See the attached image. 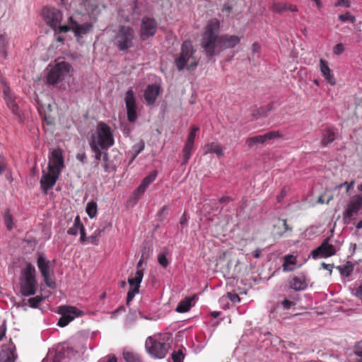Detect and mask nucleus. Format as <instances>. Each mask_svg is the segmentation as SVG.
<instances>
[{
  "label": "nucleus",
  "instance_id": "a18cd8bd",
  "mask_svg": "<svg viewBox=\"0 0 362 362\" xmlns=\"http://www.w3.org/2000/svg\"><path fill=\"white\" fill-rule=\"evenodd\" d=\"M185 358V354L182 350H178L177 351H174L172 354V359L173 362H182Z\"/></svg>",
  "mask_w": 362,
  "mask_h": 362
},
{
  "label": "nucleus",
  "instance_id": "1a4fd4ad",
  "mask_svg": "<svg viewBox=\"0 0 362 362\" xmlns=\"http://www.w3.org/2000/svg\"><path fill=\"white\" fill-rule=\"evenodd\" d=\"M59 313L62 315L59 317L57 325L64 327L73 321L76 317L83 315V312L74 306L63 305L59 308Z\"/></svg>",
  "mask_w": 362,
  "mask_h": 362
},
{
  "label": "nucleus",
  "instance_id": "13d9d810",
  "mask_svg": "<svg viewBox=\"0 0 362 362\" xmlns=\"http://www.w3.org/2000/svg\"><path fill=\"white\" fill-rule=\"evenodd\" d=\"M281 305L284 309L288 310L292 305H295V303L293 301L285 299L282 301Z\"/></svg>",
  "mask_w": 362,
  "mask_h": 362
},
{
  "label": "nucleus",
  "instance_id": "a211bd4d",
  "mask_svg": "<svg viewBox=\"0 0 362 362\" xmlns=\"http://www.w3.org/2000/svg\"><path fill=\"white\" fill-rule=\"evenodd\" d=\"M48 168H52L54 171H59L61 173L62 169L64 168V161L62 156V152L59 148L54 149L51 153V156L49 158Z\"/></svg>",
  "mask_w": 362,
  "mask_h": 362
},
{
  "label": "nucleus",
  "instance_id": "ea45409f",
  "mask_svg": "<svg viewBox=\"0 0 362 362\" xmlns=\"http://www.w3.org/2000/svg\"><path fill=\"white\" fill-rule=\"evenodd\" d=\"M42 295H38L28 300V305L32 308H37L39 305L45 300Z\"/></svg>",
  "mask_w": 362,
  "mask_h": 362
},
{
  "label": "nucleus",
  "instance_id": "4be33fe9",
  "mask_svg": "<svg viewBox=\"0 0 362 362\" xmlns=\"http://www.w3.org/2000/svg\"><path fill=\"white\" fill-rule=\"evenodd\" d=\"M292 227L287 224L286 219L277 218L273 225L272 234L274 238H281L287 232H291Z\"/></svg>",
  "mask_w": 362,
  "mask_h": 362
},
{
  "label": "nucleus",
  "instance_id": "b1692460",
  "mask_svg": "<svg viewBox=\"0 0 362 362\" xmlns=\"http://www.w3.org/2000/svg\"><path fill=\"white\" fill-rule=\"evenodd\" d=\"M306 277L303 274L293 276L290 280V287L295 291H303L307 288Z\"/></svg>",
  "mask_w": 362,
  "mask_h": 362
},
{
  "label": "nucleus",
  "instance_id": "c9c22d12",
  "mask_svg": "<svg viewBox=\"0 0 362 362\" xmlns=\"http://www.w3.org/2000/svg\"><path fill=\"white\" fill-rule=\"evenodd\" d=\"M5 175L6 178L8 180H11V174L8 169L6 159L4 156L0 155V175Z\"/></svg>",
  "mask_w": 362,
  "mask_h": 362
},
{
  "label": "nucleus",
  "instance_id": "c03bdc74",
  "mask_svg": "<svg viewBox=\"0 0 362 362\" xmlns=\"http://www.w3.org/2000/svg\"><path fill=\"white\" fill-rule=\"evenodd\" d=\"M199 128L197 125H193L191 127L190 132L187 136V141L192 142L194 144L197 132L199 131Z\"/></svg>",
  "mask_w": 362,
  "mask_h": 362
},
{
  "label": "nucleus",
  "instance_id": "a19ab883",
  "mask_svg": "<svg viewBox=\"0 0 362 362\" xmlns=\"http://www.w3.org/2000/svg\"><path fill=\"white\" fill-rule=\"evenodd\" d=\"M91 151L94 153L95 162L96 164H98L101 158L103 157V149H101L100 147L94 145H90Z\"/></svg>",
  "mask_w": 362,
  "mask_h": 362
},
{
  "label": "nucleus",
  "instance_id": "ddd939ff",
  "mask_svg": "<svg viewBox=\"0 0 362 362\" xmlns=\"http://www.w3.org/2000/svg\"><path fill=\"white\" fill-rule=\"evenodd\" d=\"M143 277L144 270L138 269L136 270L134 277L129 278L128 282L129 284V289L127 292V305H129V303L133 300L135 295L139 292L140 284L142 281Z\"/></svg>",
  "mask_w": 362,
  "mask_h": 362
},
{
  "label": "nucleus",
  "instance_id": "49530a36",
  "mask_svg": "<svg viewBox=\"0 0 362 362\" xmlns=\"http://www.w3.org/2000/svg\"><path fill=\"white\" fill-rule=\"evenodd\" d=\"M4 223L8 230L13 228V218L9 211H6L4 216Z\"/></svg>",
  "mask_w": 362,
  "mask_h": 362
},
{
  "label": "nucleus",
  "instance_id": "6ab92c4d",
  "mask_svg": "<svg viewBox=\"0 0 362 362\" xmlns=\"http://www.w3.org/2000/svg\"><path fill=\"white\" fill-rule=\"evenodd\" d=\"M3 93L5 102L9 110L15 115H20L21 111L18 104L16 102V97L11 93L10 88L8 86H5L3 88Z\"/></svg>",
  "mask_w": 362,
  "mask_h": 362
},
{
  "label": "nucleus",
  "instance_id": "69168bd1",
  "mask_svg": "<svg viewBox=\"0 0 362 362\" xmlns=\"http://www.w3.org/2000/svg\"><path fill=\"white\" fill-rule=\"evenodd\" d=\"M341 4L346 8H349L351 6L350 0H339Z\"/></svg>",
  "mask_w": 362,
  "mask_h": 362
},
{
  "label": "nucleus",
  "instance_id": "e2e57ef3",
  "mask_svg": "<svg viewBox=\"0 0 362 362\" xmlns=\"http://www.w3.org/2000/svg\"><path fill=\"white\" fill-rule=\"evenodd\" d=\"M76 158L77 160H78L81 163H84L86 160V155L85 153H78L76 155Z\"/></svg>",
  "mask_w": 362,
  "mask_h": 362
},
{
  "label": "nucleus",
  "instance_id": "20e7f679",
  "mask_svg": "<svg viewBox=\"0 0 362 362\" xmlns=\"http://www.w3.org/2000/svg\"><path fill=\"white\" fill-rule=\"evenodd\" d=\"M115 144L110 127L104 122L98 123L95 134L91 135L89 144L95 145L107 151Z\"/></svg>",
  "mask_w": 362,
  "mask_h": 362
},
{
  "label": "nucleus",
  "instance_id": "0e129e2a",
  "mask_svg": "<svg viewBox=\"0 0 362 362\" xmlns=\"http://www.w3.org/2000/svg\"><path fill=\"white\" fill-rule=\"evenodd\" d=\"M355 296L362 299V284L356 288Z\"/></svg>",
  "mask_w": 362,
  "mask_h": 362
},
{
  "label": "nucleus",
  "instance_id": "c756f323",
  "mask_svg": "<svg viewBox=\"0 0 362 362\" xmlns=\"http://www.w3.org/2000/svg\"><path fill=\"white\" fill-rule=\"evenodd\" d=\"M204 153H215L218 156H223V150L221 144L217 142H211L205 145Z\"/></svg>",
  "mask_w": 362,
  "mask_h": 362
},
{
  "label": "nucleus",
  "instance_id": "bb28decb",
  "mask_svg": "<svg viewBox=\"0 0 362 362\" xmlns=\"http://www.w3.org/2000/svg\"><path fill=\"white\" fill-rule=\"evenodd\" d=\"M159 87L156 85H149L144 91V98L149 104H153L159 94Z\"/></svg>",
  "mask_w": 362,
  "mask_h": 362
},
{
  "label": "nucleus",
  "instance_id": "393cba45",
  "mask_svg": "<svg viewBox=\"0 0 362 362\" xmlns=\"http://www.w3.org/2000/svg\"><path fill=\"white\" fill-rule=\"evenodd\" d=\"M320 69L322 73V75L325 78V79L331 85H335L336 80L334 77L333 74L332 73L331 69L328 66V63L325 59H321L320 60Z\"/></svg>",
  "mask_w": 362,
  "mask_h": 362
},
{
  "label": "nucleus",
  "instance_id": "39448f33",
  "mask_svg": "<svg viewBox=\"0 0 362 362\" xmlns=\"http://www.w3.org/2000/svg\"><path fill=\"white\" fill-rule=\"evenodd\" d=\"M42 15L46 24L54 30L55 34L67 33L71 30L70 25H61L63 14L61 11L55 8H44Z\"/></svg>",
  "mask_w": 362,
  "mask_h": 362
},
{
  "label": "nucleus",
  "instance_id": "4d7b16f0",
  "mask_svg": "<svg viewBox=\"0 0 362 362\" xmlns=\"http://www.w3.org/2000/svg\"><path fill=\"white\" fill-rule=\"evenodd\" d=\"M227 296L230 299V300L233 303H236V302L240 301V298L239 296L236 293H228Z\"/></svg>",
  "mask_w": 362,
  "mask_h": 362
},
{
  "label": "nucleus",
  "instance_id": "f03ea898",
  "mask_svg": "<svg viewBox=\"0 0 362 362\" xmlns=\"http://www.w3.org/2000/svg\"><path fill=\"white\" fill-rule=\"evenodd\" d=\"M196 49L189 40H185L181 45L180 52L174 58L177 69L180 71L184 69L187 70L194 69L199 64V60L195 56Z\"/></svg>",
  "mask_w": 362,
  "mask_h": 362
},
{
  "label": "nucleus",
  "instance_id": "f704fd0d",
  "mask_svg": "<svg viewBox=\"0 0 362 362\" xmlns=\"http://www.w3.org/2000/svg\"><path fill=\"white\" fill-rule=\"evenodd\" d=\"M296 263V257L293 255H286L284 257V262L283 264V269L284 272H291L293 268L289 267L290 265H294Z\"/></svg>",
  "mask_w": 362,
  "mask_h": 362
},
{
  "label": "nucleus",
  "instance_id": "e433bc0d",
  "mask_svg": "<svg viewBox=\"0 0 362 362\" xmlns=\"http://www.w3.org/2000/svg\"><path fill=\"white\" fill-rule=\"evenodd\" d=\"M86 213L90 218H94L98 211L97 203L95 202H89L86 205Z\"/></svg>",
  "mask_w": 362,
  "mask_h": 362
},
{
  "label": "nucleus",
  "instance_id": "2f4dec72",
  "mask_svg": "<svg viewBox=\"0 0 362 362\" xmlns=\"http://www.w3.org/2000/svg\"><path fill=\"white\" fill-rule=\"evenodd\" d=\"M193 146V143L186 141L183 147V159L182 163V165H185L189 161L191 157Z\"/></svg>",
  "mask_w": 362,
  "mask_h": 362
},
{
  "label": "nucleus",
  "instance_id": "423d86ee",
  "mask_svg": "<svg viewBox=\"0 0 362 362\" xmlns=\"http://www.w3.org/2000/svg\"><path fill=\"white\" fill-rule=\"evenodd\" d=\"M134 31L129 26L122 25L115 37V44L120 51H125L133 46Z\"/></svg>",
  "mask_w": 362,
  "mask_h": 362
},
{
  "label": "nucleus",
  "instance_id": "de8ad7c7",
  "mask_svg": "<svg viewBox=\"0 0 362 362\" xmlns=\"http://www.w3.org/2000/svg\"><path fill=\"white\" fill-rule=\"evenodd\" d=\"M338 18L341 22L350 21L351 23H354L356 21V18L354 16L351 15L349 12H346L344 14L339 15Z\"/></svg>",
  "mask_w": 362,
  "mask_h": 362
},
{
  "label": "nucleus",
  "instance_id": "c85d7f7f",
  "mask_svg": "<svg viewBox=\"0 0 362 362\" xmlns=\"http://www.w3.org/2000/svg\"><path fill=\"white\" fill-rule=\"evenodd\" d=\"M272 11L278 13H281L286 11L296 12L298 8L296 6H293L288 3H274L272 5Z\"/></svg>",
  "mask_w": 362,
  "mask_h": 362
},
{
  "label": "nucleus",
  "instance_id": "3c124183",
  "mask_svg": "<svg viewBox=\"0 0 362 362\" xmlns=\"http://www.w3.org/2000/svg\"><path fill=\"white\" fill-rule=\"evenodd\" d=\"M146 188L147 187L145 185H143V184L141 183L134 192L135 197L139 199L144 193Z\"/></svg>",
  "mask_w": 362,
  "mask_h": 362
},
{
  "label": "nucleus",
  "instance_id": "6e6d98bb",
  "mask_svg": "<svg viewBox=\"0 0 362 362\" xmlns=\"http://www.w3.org/2000/svg\"><path fill=\"white\" fill-rule=\"evenodd\" d=\"M344 51V45L341 43H339L334 47L333 52L335 54L339 55Z\"/></svg>",
  "mask_w": 362,
  "mask_h": 362
},
{
  "label": "nucleus",
  "instance_id": "680f3d73",
  "mask_svg": "<svg viewBox=\"0 0 362 362\" xmlns=\"http://www.w3.org/2000/svg\"><path fill=\"white\" fill-rule=\"evenodd\" d=\"M80 233H81L80 240L81 242L87 241L88 240V238L86 235V232H85L84 226L83 228H81V230H80Z\"/></svg>",
  "mask_w": 362,
  "mask_h": 362
},
{
  "label": "nucleus",
  "instance_id": "412c9836",
  "mask_svg": "<svg viewBox=\"0 0 362 362\" xmlns=\"http://www.w3.org/2000/svg\"><path fill=\"white\" fill-rule=\"evenodd\" d=\"M16 358V347L13 343L2 346L0 351V362H15Z\"/></svg>",
  "mask_w": 362,
  "mask_h": 362
},
{
  "label": "nucleus",
  "instance_id": "58836bf2",
  "mask_svg": "<svg viewBox=\"0 0 362 362\" xmlns=\"http://www.w3.org/2000/svg\"><path fill=\"white\" fill-rule=\"evenodd\" d=\"M103 160L104 162L103 168L105 172H110L111 170H115L116 166L112 165L107 151L103 152Z\"/></svg>",
  "mask_w": 362,
  "mask_h": 362
},
{
  "label": "nucleus",
  "instance_id": "a878e982",
  "mask_svg": "<svg viewBox=\"0 0 362 362\" xmlns=\"http://www.w3.org/2000/svg\"><path fill=\"white\" fill-rule=\"evenodd\" d=\"M240 38L236 35H221V51L224 49L233 48L240 43Z\"/></svg>",
  "mask_w": 362,
  "mask_h": 362
},
{
  "label": "nucleus",
  "instance_id": "cd10ccee",
  "mask_svg": "<svg viewBox=\"0 0 362 362\" xmlns=\"http://www.w3.org/2000/svg\"><path fill=\"white\" fill-rule=\"evenodd\" d=\"M10 35L6 32L0 34V58L5 60L7 57Z\"/></svg>",
  "mask_w": 362,
  "mask_h": 362
},
{
  "label": "nucleus",
  "instance_id": "8fccbe9b",
  "mask_svg": "<svg viewBox=\"0 0 362 362\" xmlns=\"http://www.w3.org/2000/svg\"><path fill=\"white\" fill-rule=\"evenodd\" d=\"M168 206L167 205L163 206L158 212L157 216L160 221L163 220L168 215Z\"/></svg>",
  "mask_w": 362,
  "mask_h": 362
},
{
  "label": "nucleus",
  "instance_id": "79ce46f5",
  "mask_svg": "<svg viewBox=\"0 0 362 362\" xmlns=\"http://www.w3.org/2000/svg\"><path fill=\"white\" fill-rule=\"evenodd\" d=\"M145 144L143 140L139 141L138 143L134 144L132 147V150L134 151V156L132 159V161H133L135 158L144 149Z\"/></svg>",
  "mask_w": 362,
  "mask_h": 362
},
{
  "label": "nucleus",
  "instance_id": "bf43d9fd",
  "mask_svg": "<svg viewBox=\"0 0 362 362\" xmlns=\"http://www.w3.org/2000/svg\"><path fill=\"white\" fill-rule=\"evenodd\" d=\"M98 362H117L115 356H107L105 358H101Z\"/></svg>",
  "mask_w": 362,
  "mask_h": 362
},
{
  "label": "nucleus",
  "instance_id": "4c0bfd02",
  "mask_svg": "<svg viewBox=\"0 0 362 362\" xmlns=\"http://www.w3.org/2000/svg\"><path fill=\"white\" fill-rule=\"evenodd\" d=\"M123 358L126 362H141L139 356L132 351H125L123 353Z\"/></svg>",
  "mask_w": 362,
  "mask_h": 362
},
{
  "label": "nucleus",
  "instance_id": "72a5a7b5",
  "mask_svg": "<svg viewBox=\"0 0 362 362\" xmlns=\"http://www.w3.org/2000/svg\"><path fill=\"white\" fill-rule=\"evenodd\" d=\"M83 227V225L81 221L79 216H76L73 226L68 229L67 233L71 235H76L78 234V231L81 230Z\"/></svg>",
  "mask_w": 362,
  "mask_h": 362
},
{
  "label": "nucleus",
  "instance_id": "2eb2a0df",
  "mask_svg": "<svg viewBox=\"0 0 362 362\" xmlns=\"http://www.w3.org/2000/svg\"><path fill=\"white\" fill-rule=\"evenodd\" d=\"M125 105L127 108V119L134 122L137 119L136 98L132 90H128L125 95Z\"/></svg>",
  "mask_w": 362,
  "mask_h": 362
},
{
  "label": "nucleus",
  "instance_id": "7c9ffc66",
  "mask_svg": "<svg viewBox=\"0 0 362 362\" xmlns=\"http://www.w3.org/2000/svg\"><path fill=\"white\" fill-rule=\"evenodd\" d=\"M336 268L342 276L349 277L354 271V264L351 262L347 261L344 264L337 266Z\"/></svg>",
  "mask_w": 362,
  "mask_h": 362
},
{
  "label": "nucleus",
  "instance_id": "864d4df0",
  "mask_svg": "<svg viewBox=\"0 0 362 362\" xmlns=\"http://www.w3.org/2000/svg\"><path fill=\"white\" fill-rule=\"evenodd\" d=\"M288 190H289V188L287 186H284L281 189V193L276 197L278 202H281L282 201V199L285 197V196L288 193Z\"/></svg>",
  "mask_w": 362,
  "mask_h": 362
},
{
  "label": "nucleus",
  "instance_id": "f257e3e1",
  "mask_svg": "<svg viewBox=\"0 0 362 362\" xmlns=\"http://www.w3.org/2000/svg\"><path fill=\"white\" fill-rule=\"evenodd\" d=\"M220 23L217 19L211 20L205 28L201 45L206 54L212 57L221 52V35H218Z\"/></svg>",
  "mask_w": 362,
  "mask_h": 362
},
{
  "label": "nucleus",
  "instance_id": "9d476101",
  "mask_svg": "<svg viewBox=\"0 0 362 362\" xmlns=\"http://www.w3.org/2000/svg\"><path fill=\"white\" fill-rule=\"evenodd\" d=\"M361 208L362 196L358 194L353 196L347 203L346 207L343 211L342 217L344 222L345 223H349L353 217L358 214Z\"/></svg>",
  "mask_w": 362,
  "mask_h": 362
},
{
  "label": "nucleus",
  "instance_id": "0eeeda50",
  "mask_svg": "<svg viewBox=\"0 0 362 362\" xmlns=\"http://www.w3.org/2000/svg\"><path fill=\"white\" fill-rule=\"evenodd\" d=\"M71 65L64 61L57 62L49 71L47 76V83L54 85L63 81L71 70Z\"/></svg>",
  "mask_w": 362,
  "mask_h": 362
},
{
  "label": "nucleus",
  "instance_id": "774afa93",
  "mask_svg": "<svg viewBox=\"0 0 362 362\" xmlns=\"http://www.w3.org/2000/svg\"><path fill=\"white\" fill-rule=\"evenodd\" d=\"M261 253H262V250L261 249H256L254 252H253V256L255 258H259L261 255Z\"/></svg>",
  "mask_w": 362,
  "mask_h": 362
},
{
  "label": "nucleus",
  "instance_id": "f3484780",
  "mask_svg": "<svg viewBox=\"0 0 362 362\" xmlns=\"http://www.w3.org/2000/svg\"><path fill=\"white\" fill-rule=\"evenodd\" d=\"M280 137H281V134L279 131H270L263 135L250 137L247 139L245 143L248 147L251 148L257 144H264L267 141Z\"/></svg>",
  "mask_w": 362,
  "mask_h": 362
},
{
  "label": "nucleus",
  "instance_id": "aec40b11",
  "mask_svg": "<svg viewBox=\"0 0 362 362\" xmlns=\"http://www.w3.org/2000/svg\"><path fill=\"white\" fill-rule=\"evenodd\" d=\"M337 129L333 126H327L321 132L320 144L322 147H327L337 139Z\"/></svg>",
  "mask_w": 362,
  "mask_h": 362
},
{
  "label": "nucleus",
  "instance_id": "9b49d317",
  "mask_svg": "<svg viewBox=\"0 0 362 362\" xmlns=\"http://www.w3.org/2000/svg\"><path fill=\"white\" fill-rule=\"evenodd\" d=\"M37 265L46 286L49 288H54L55 282L50 277L52 272L51 262L43 255H40L37 259Z\"/></svg>",
  "mask_w": 362,
  "mask_h": 362
},
{
  "label": "nucleus",
  "instance_id": "5fc2aeb1",
  "mask_svg": "<svg viewBox=\"0 0 362 362\" xmlns=\"http://www.w3.org/2000/svg\"><path fill=\"white\" fill-rule=\"evenodd\" d=\"M354 351L356 355L362 357V341L356 344L354 348Z\"/></svg>",
  "mask_w": 362,
  "mask_h": 362
},
{
  "label": "nucleus",
  "instance_id": "37998d69",
  "mask_svg": "<svg viewBox=\"0 0 362 362\" xmlns=\"http://www.w3.org/2000/svg\"><path fill=\"white\" fill-rule=\"evenodd\" d=\"M156 177L157 171L153 170L148 175L144 178L141 183L143 184V185H145L146 187H148V185L156 180Z\"/></svg>",
  "mask_w": 362,
  "mask_h": 362
},
{
  "label": "nucleus",
  "instance_id": "5701e85b",
  "mask_svg": "<svg viewBox=\"0 0 362 362\" xmlns=\"http://www.w3.org/2000/svg\"><path fill=\"white\" fill-rule=\"evenodd\" d=\"M71 23V30L74 33V35L77 37H81L83 35L89 33L92 28V25L89 23H86L82 25L78 24L72 17L69 18Z\"/></svg>",
  "mask_w": 362,
  "mask_h": 362
},
{
  "label": "nucleus",
  "instance_id": "603ef678",
  "mask_svg": "<svg viewBox=\"0 0 362 362\" xmlns=\"http://www.w3.org/2000/svg\"><path fill=\"white\" fill-rule=\"evenodd\" d=\"M354 183H355L354 180H352L350 182H344L339 185L337 187H336V188L340 189L342 187L346 186V192H348L354 187Z\"/></svg>",
  "mask_w": 362,
  "mask_h": 362
},
{
  "label": "nucleus",
  "instance_id": "7ed1b4c3",
  "mask_svg": "<svg viewBox=\"0 0 362 362\" xmlns=\"http://www.w3.org/2000/svg\"><path fill=\"white\" fill-rule=\"evenodd\" d=\"M37 281L36 270L30 263L21 271L20 277V292L23 296H30L36 293Z\"/></svg>",
  "mask_w": 362,
  "mask_h": 362
},
{
  "label": "nucleus",
  "instance_id": "4468645a",
  "mask_svg": "<svg viewBox=\"0 0 362 362\" xmlns=\"http://www.w3.org/2000/svg\"><path fill=\"white\" fill-rule=\"evenodd\" d=\"M61 173L57 170L54 171L52 168H49L48 172L42 171V176L40 180V187L42 191L47 192L48 190L51 189L57 182L59 176Z\"/></svg>",
  "mask_w": 362,
  "mask_h": 362
},
{
  "label": "nucleus",
  "instance_id": "6e6552de",
  "mask_svg": "<svg viewBox=\"0 0 362 362\" xmlns=\"http://www.w3.org/2000/svg\"><path fill=\"white\" fill-rule=\"evenodd\" d=\"M145 346L148 353L155 358H165L170 347L169 344L152 337L146 339Z\"/></svg>",
  "mask_w": 362,
  "mask_h": 362
},
{
  "label": "nucleus",
  "instance_id": "dca6fc26",
  "mask_svg": "<svg viewBox=\"0 0 362 362\" xmlns=\"http://www.w3.org/2000/svg\"><path fill=\"white\" fill-rule=\"evenodd\" d=\"M329 238H326L323 240L322 244L316 249L313 250L311 252V256L313 259L318 257H329L336 253L334 247L329 243Z\"/></svg>",
  "mask_w": 362,
  "mask_h": 362
},
{
  "label": "nucleus",
  "instance_id": "09e8293b",
  "mask_svg": "<svg viewBox=\"0 0 362 362\" xmlns=\"http://www.w3.org/2000/svg\"><path fill=\"white\" fill-rule=\"evenodd\" d=\"M158 262L164 268H166L169 264V262H168L165 255L163 253L158 255Z\"/></svg>",
  "mask_w": 362,
  "mask_h": 362
},
{
  "label": "nucleus",
  "instance_id": "338daca9",
  "mask_svg": "<svg viewBox=\"0 0 362 362\" xmlns=\"http://www.w3.org/2000/svg\"><path fill=\"white\" fill-rule=\"evenodd\" d=\"M6 334V327L2 325L0 327V341L3 339Z\"/></svg>",
  "mask_w": 362,
  "mask_h": 362
},
{
  "label": "nucleus",
  "instance_id": "473e14b6",
  "mask_svg": "<svg viewBox=\"0 0 362 362\" xmlns=\"http://www.w3.org/2000/svg\"><path fill=\"white\" fill-rule=\"evenodd\" d=\"M192 300V298H186L183 300H182L177 306L176 311L177 313H186L191 308V302Z\"/></svg>",
  "mask_w": 362,
  "mask_h": 362
},
{
  "label": "nucleus",
  "instance_id": "052dcab7",
  "mask_svg": "<svg viewBox=\"0 0 362 362\" xmlns=\"http://www.w3.org/2000/svg\"><path fill=\"white\" fill-rule=\"evenodd\" d=\"M333 267H334L333 264H326L325 262H322L321 264V267L323 268L324 269L328 270L329 272V275L332 274Z\"/></svg>",
  "mask_w": 362,
  "mask_h": 362
},
{
  "label": "nucleus",
  "instance_id": "f8f14e48",
  "mask_svg": "<svg viewBox=\"0 0 362 362\" xmlns=\"http://www.w3.org/2000/svg\"><path fill=\"white\" fill-rule=\"evenodd\" d=\"M158 29V23L153 18L144 17L141 20L140 28V38L142 41L148 40L153 36Z\"/></svg>",
  "mask_w": 362,
  "mask_h": 362
}]
</instances>
